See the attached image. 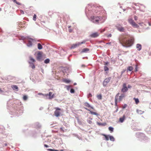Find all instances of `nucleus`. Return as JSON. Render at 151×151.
Listing matches in <instances>:
<instances>
[{
	"label": "nucleus",
	"instance_id": "nucleus-30",
	"mask_svg": "<svg viewBox=\"0 0 151 151\" xmlns=\"http://www.w3.org/2000/svg\"><path fill=\"white\" fill-rule=\"evenodd\" d=\"M97 98L99 99H102V96L101 95H99L97 96Z\"/></svg>",
	"mask_w": 151,
	"mask_h": 151
},
{
	"label": "nucleus",
	"instance_id": "nucleus-53",
	"mask_svg": "<svg viewBox=\"0 0 151 151\" xmlns=\"http://www.w3.org/2000/svg\"><path fill=\"white\" fill-rule=\"evenodd\" d=\"M111 44V42H109V43H106V44Z\"/></svg>",
	"mask_w": 151,
	"mask_h": 151
},
{
	"label": "nucleus",
	"instance_id": "nucleus-38",
	"mask_svg": "<svg viewBox=\"0 0 151 151\" xmlns=\"http://www.w3.org/2000/svg\"><path fill=\"white\" fill-rule=\"evenodd\" d=\"M64 128L63 127H61L60 128V130L61 131H62V132H64V131L63 130Z\"/></svg>",
	"mask_w": 151,
	"mask_h": 151
},
{
	"label": "nucleus",
	"instance_id": "nucleus-52",
	"mask_svg": "<svg viewBox=\"0 0 151 151\" xmlns=\"http://www.w3.org/2000/svg\"><path fill=\"white\" fill-rule=\"evenodd\" d=\"M111 34H110L108 36L109 37H111Z\"/></svg>",
	"mask_w": 151,
	"mask_h": 151
},
{
	"label": "nucleus",
	"instance_id": "nucleus-46",
	"mask_svg": "<svg viewBox=\"0 0 151 151\" xmlns=\"http://www.w3.org/2000/svg\"><path fill=\"white\" fill-rule=\"evenodd\" d=\"M135 71H137V65H136V66Z\"/></svg>",
	"mask_w": 151,
	"mask_h": 151
},
{
	"label": "nucleus",
	"instance_id": "nucleus-51",
	"mask_svg": "<svg viewBox=\"0 0 151 151\" xmlns=\"http://www.w3.org/2000/svg\"><path fill=\"white\" fill-rule=\"evenodd\" d=\"M0 92H2V91L1 90V89L0 88Z\"/></svg>",
	"mask_w": 151,
	"mask_h": 151
},
{
	"label": "nucleus",
	"instance_id": "nucleus-56",
	"mask_svg": "<svg viewBox=\"0 0 151 151\" xmlns=\"http://www.w3.org/2000/svg\"><path fill=\"white\" fill-rule=\"evenodd\" d=\"M64 150H60V151H63Z\"/></svg>",
	"mask_w": 151,
	"mask_h": 151
},
{
	"label": "nucleus",
	"instance_id": "nucleus-14",
	"mask_svg": "<svg viewBox=\"0 0 151 151\" xmlns=\"http://www.w3.org/2000/svg\"><path fill=\"white\" fill-rule=\"evenodd\" d=\"M125 118L126 117L125 115H123L122 117H121L119 118V122L121 123H122L125 119Z\"/></svg>",
	"mask_w": 151,
	"mask_h": 151
},
{
	"label": "nucleus",
	"instance_id": "nucleus-11",
	"mask_svg": "<svg viewBox=\"0 0 151 151\" xmlns=\"http://www.w3.org/2000/svg\"><path fill=\"white\" fill-rule=\"evenodd\" d=\"M42 57V54L40 52H39L37 54V60H40Z\"/></svg>",
	"mask_w": 151,
	"mask_h": 151
},
{
	"label": "nucleus",
	"instance_id": "nucleus-41",
	"mask_svg": "<svg viewBox=\"0 0 151 151\" xmlns=\"http://www.w3.org/2000/svg\"><path fill=\"white\" fill-rule=\"evenodd\" d=\"M38 94L39 95H42L45 96V94H43L42 93H39Z\"/></svg>",
	"mask_w": 151,
	"mask_h": 151
},
{
	"label": "nucleus",
	"instance_id": "nucleus-16",
	"mask_svg": "<svg viewBox=\"0 0 151 151\" xmlns=\"http://www.w3.org/2000/svg\"><path fill=\"white\" fill-rule=\"evenodd\" d=\"M84 106H86V107H87L88 108H91V109H94V108L92 106H91L88 103L86 102L84 104Z\"/></svg>",
	"mask_w": 151,
	"mask_h": 151
},
{
	"label": "nucleus",
	"instance_id": "nucleus-9",
	"mask_svg": "<svg viewBox=\"0 0 151 151\" xmlns=\"http://www.w3.org/2000/svg\"><path fill=\"white\" fill-rule=\"evenodd\" d=\"M111 78H106L103 82V85L104 86H106L107 84L109 83L111 80Z\"/></svg>",
	"mask_w": 151,
	"mask_h": 151
},
{
	"label": "nucleus",
	"instance_id": "nucleus-12",
	"mask_svg": "<svg viewBox=\"0 0 151 151\" xmlns=\"http://www.w3.org/2000/svg\"><path fill=\"white\" fill-rule=\"evenodd\" d=\"M33 40L32 39H30L28 41L27 45L28 46H32V42Z\"/></svg>",
	"mask_w": 151,
	"mask_h": 151
},
{
	"label": "nucleus",
	"instance_id": "nucleus-47",
	"mask_svg": "<svg viewBox=\"0 0 151 151\" xmlns=\"http://www.w3.org/2000/svg\"><path fill=\"white\" fill-rule=\"evenodd\" d=\"M44 146L45 147H48V146L47 145H45V144L44 145Z\"/></svg>",
	"mask_w": 151,
	"mask_h": 151
},
{
	"label": "nucleus",
	"instance_id": "nucleus-37",
	"mask_svg": "<svg viewBox=\"0 0 151 151\" xmlns=\"http://www.w3.org/2000/svg\"><path fill=\"white\" fill-rule=\"evenodd\" d=\"M127 106V105L126 104H124L123 106H122V108L124 109L126 108Z\"/></svg>",
	"mask_w": 151,
	"mask_h": 151
},
{
	"label": "nucleus",
	"instance_id": "nucleus-18",
	"mask_svg": "<svg viewBox=\"0 0 151 151\" xmlns=\"http://www.w3.org/2000/svg\"><path fill=\"white\" fill-rule=\"evenodd\" d=\"M89 51V49L87 48H85L83 49L81 52V53L86 52Z\"/></svg>",
	"mask_w": 151,
	"mask_h": 151
},
{
	"label": "nucleus",
	"instance_id": "nucleus-57",
	"mask_svg": "<svg viewBox=\"0 0 151 151\" xmlns=\"http://www.w3.org/2000/svg\"><path fill=\"white\" fill-rule=\"evenodd\" d=\"M54 151H59V150H54Z\"/></svg>",
	"mask_w": 151,
	"mask_h": 151
},
{
	"label": "nucleus",
	"instance_id": "nucleus-7",
	"mask_svg": "<svg viewBox=\"0 0 151 151\" xmlns=\"http://www.w3.org/2000/svg\"><path fill=\"white\" fill-rule=\"evenodd\" d=\"M49 96V99H51L54 97V94L52 92H50L48 94H45V96L47 97Z\"/></svg>",
	"mask_w": 151,
	"mask_h": 151
},
{
	"label": "nucleus",
	"instance_id": "nucleus-4",
	"mask_svg": "<svg viewBox=\"0 0 151 151\" xmlns=\"http://www.w3.org/2000/svg\"><path fill=\"white\" fill-rule=\"evenodd\" d=\"M128 22L131 24L133 27L135 28H137L139 27L138 25L134 21V20L131 19H128Z\"/></svg>",
	"mask_w": 151,
	"mask_h": 151
},
{
	"label": "nucleus",
	"instance_id": "nucleus-26",
	"mask_svg": "<svg viewBox=\"0 0 151 151\" xmlns=\"http://www.w3.org/2000/svg\"><path fill=\"white\" fill-rule=\"evenodd\" d=\"M38 48L39 50H41L42 49V45L40 43H38Z\"/></svg>",
	"mask_w": 151,
	"mask_h": 151
},
{
	"label": "nucleus",
	"instance_id": "nucleus-10",
	"mask_svg": "<svg viewBox=\"0 0 151 151\" xmlns=\"http://www.w3.org/2000/svg\"><path fill=\"white\" fill-rule=\"evenodd\" d=\"M99 34L98 32H96L92 33L90 35V37L92 38H96L98 37Z\"/></svg>",
	"mask_w": 151,
	"mask_h": 151
},
{
	"label": "nucleus",
	"instance_id": "nucleus-8",
	"mask_svg": "<svg viewBox=\"0 0 151 151\" xmlns=\"http://www.w3.org/2000/svg\"><path fill=\"white\" fill-rule=\"evenodd\" d=\"M128 91V88L127 87L126 83H123L122 86V88L121 90L122 91L123 93L127 92Z\"/></svg>",
	"mask_w": 151,
	"mask_h": 151
},
{
	"label": "nucleus",
	"instance_id": "nucleus-44",
	"mask_svg": "<svg viewBox=\"0 0 151 151\" xmlns=\"http://www.w3.org/2000/svg\"><path fill=\"white\" fill-rule=\"evenodd\" d=\"M48 150L49 151H53L54 150L52 149H48Z\"/></svg>",
	"mask_w": 151,
	"mask_h": 151
},
{
	"label": "nucleus",
	"instance_id": "nucleus-32",
	"mask_svg": "<svg viewBox=\"0 0 151 151\" xmlns=\"http://www.w3.org/2000/svg\"><path fill=\"white\" fill-rule=\"evenodd\" d=\"M104 70L105 71L108 70L109 68L106 66H105L104 67Z\"/></svg>",
	"mask_w": 151,
	"mask_h": 151
},
{
	"label": "nucleus",
	"instance_id": "nucleus-49",
	"mask_svg": "<svg viewBox=\"0 0 151 151\" xmlns=\"http://www.w3.org/2000/svg\"><path fill=\"white\" fill-rule=\"evenodd\" d=\"M92 96V95L91 93H89V97H91Z\"/></svg>",
	"mask_w": 151,
	"mask_h": 151
},
{
	"label": "nucleus",
	"instance_id": "nucleus-3",
	"mask_svg": "<svg viewBox=\"0 0 151 151\" xmlns=\"http://www.w3.org/2000/svg\"><path fill=\"white\" fill-rule=\"evenodd\" d=\"M101 17H99L91 16V21L93 23L98 24L101 19Z\"/></svg>",
	"mask_w": 151,
	"mask_h": 151
},
{
	"label": "nucleus",
	"instance_id": "nucleus-20",
	"mask_svg": "<svg viewBox=\"0 0 151 151\" xmlns=\"http://www.w3.org/2000/svg\"><path fill=\"white\" fill-rule=\"evenodd\" d=\"M29 59L30 60V61H31V62H29V63H32V62H35V60L33 58H32V57H29Z\"/></svg>",
	"mask_w": 151,
	"mask_h": 151
},
{
	"label": "nucleus",
	"instance_id": "nucleus-13",
	"mask_svg": "<svg viewBox=\"0 0 151 151\" xmlns=\"http://www.w3.org/2000/svg\"><path fill=\"white\" fill-rule=\"evenodd\" d=\"M88 111H90V114H92V115H98V114H97V113H96V112H93V111H91L90 109H88L86 108H85Z\"/></svg>",
	"mask_w": 151,
	"mask_h": 151
},
{
	"label": "nucleus",
	"instance_id": "nucleus-17",
	"mask_svg": "<svg viewBox=\"0 0 151 151\" xmlns=\"http://www.w3.org/2000/svg\"><path fill=\"white\" fill-rule=\"evenodd\" d=\"M11 87L14 90H15L16 91H18V87L16 85H12L11 86Z\"/></svg>",
	"mask_w": 151,
	"mask_h": 151
},
{
	"label": "nucleus",
	"instance_id": "nucleus-40",
	"mask_svg": "<svg viewBox=\"0 0 151 151\" xmlns=\"http://www.w3.org/2000/svg\"><path fill=\"white\" fill-rule=\"evenodd\" d=\"M14 3H16L17 4H18L19 5H21V4L20 3H19V2H17V1H16V2H15Z\"/></svg>",
	"mask_w": 151,
	"mask_h": 151
},
{
	"label": "nucleus",
	"instance_id": "nucleus-19",
	"mask_svg": "<svg viewBox=\"0 0 151 151\" xmlns=\"http://www.w3.org/2000/svg\"><path fill=\"white\" fill-rule=\"evenodd\" d=\"M136 47L138 50H140L142 48V46L140 44H138L137 45Z\"/></svg>",
	"mask_w": 151,
	"mask_h": 151
},
{
	"label": "nucleus",
	"instance_id": "nucleus-33",
	"mask_svg": "<svg viewBox=\"0 0 151 151\" xmlns=\"http://www.w3.org/2000/svg\"><path fill=\"white\" fill-rule=\"evenodd\" d=\"M27 99V97L26 96H24L23 97V99L24 100H26Z\"/></svg>",
	"mask_w": 151,
	"mask_h": 151
},
{
	"label": "nucleus",
	"instance_id": "nucleus-24",
	"mask_svg": "<svg viewBox=\"0 0 151 151\" xmlns=\"http://www.w3.org/2000/svg\"><path fill=\"white\" fill-rule=\"evenodd\" d=\"M109 138L111 141H114V138L112 136L109 135Z\"/></svg>",
	"mask_w": 151,
	"mask_h": 151
},
{
	"label": "nucleus",
	"instance_id": "nucleus-6",
	"mask_svg": "<svg viewBox=\"0 0 151 151\" xmlns=\"http://www.w3.org/2000/svg\"><path fill=\"white\" fill-rule=\"evenodd\" d=\"M55 109H56L54 112L55 115L56 117L59 116H60V112L59 111L61 110L60 109L57 107L55 108Z\"/></svg>",
	"mask_w": 151,
	"mask_h": 151
},
{
	"label": "nucleus",
	"instance_id": "nucleus-36",
	"mask_svg": "<svg viewBox=\"0 0 151 151\" xmlns=\"http://www.w3.org/2000/svg\"><path fill=\"white\" fill-rule=\"evenodd\" d=\"M70 92L71 93H74L75 92L74 89H71L70 90Z\"/></svg>",
	"mask_w": 151,
	"mask_h": 151
},
{
	"label": "nucleus",
	"instance_id": "nucleus-39",
	"mask_svg": "<svg viewBox=\"0 0 151 151\" xmlns=\"http://www.w3.org/2000/svg\"><path fill=\"white\" fill-rule=\"evenodd\" d=\"M134 19L135 20H137V17L136 16H135L134 17Z\"/></svg>",
	"mask_w": 151,
	"mask_h": 151
},
{
	"label": "nucleus",
	"instance_id": "nucleus-31",
	"mask_svg": "<svg viewBox=\"0 0 151 151\" xmlns=\"http://www.w3.org/2000/svg\"><path fill=\"white\" fill-rule=\"evenodd\" d=\"M37 16L36 14H35L33 16V19L35 21L36 20Z\"/></svg>",
	"mask_w": 151,
	"mask_h": 151
},
{
	"label": "nucleus",
	"instance_id": "nucleus-43",
	"mask_svg": "<svg viewBox=\"0 0 151 151\" xmlns=\"http://www.w3.org/2000/svg\"><path fill=\"white\" fill-rule=\"evenodd\" d=\"M105 29H102V30H101V33H102V32H104L105 31Z\"/></svg>",
	"mask_w": 151,
	"mask_h": 151
},
{
	"label": "nucleus",
	"instance_id": "nucleus-54",
	"mask_svg": "<svg viewBox=\"0 0 151 151\" xmlns=\"http://www.w3.org/2000/svg\"><path fill=\"white\" fill-rule=\"evenodd\" d=\"M14 2H16V0H12Z\"/></svg>",
	"mask_w": 151,
	"mask_h": 151
},
{
	"label": "nucleus",
	"instance_id": "nucleus-50",
	"mask_svg": "<svg viewBox=\"0 0 151 151\" xmlns=\"http://www.w3.org/2000/svg\"><path fill=\"white\" fill-rule=\"evenodd\" d=\"M108 63H108V62H106V63H105V65H107V64H108Z\"/></svg>",
	"mask_w": 151,
	"mask_h": 151
},
{
	"label": "nucleus",
	"instance_id": "nucleus-42",
	"mask_svg": "<svg viewBox=\"0 0 151 151\" xmlns=\"http://www.w3.org/2000/svg\"><path fill=\"white\" fill-rule=\"evenodd\" d=\"M88 122L90 124H91L92 123V121L91 120H88Z\"/></svg>",
	"mask_w": 151,
	"mask_h": 151
},
{
	"label": "nucleus",
	"instance_id": "nucleus-15",
	"mask_svg": "<svg viewBox=\"0 0 151 151\" xmlns=\"http://www.w3.org/2000/svg\"><path fill=\"white\" fill-rule=\"evenodd\" d=\"M95 10L97 11V12H96V13H98V11H100L103 9V8L101 6L97 7L95 8Z\"/></svg>",
	"mask_w": 151,
	"mask_h": 151
},
{
	"label": "nucleus",
	"instance_id": "nucleus-34",
	"mask_svg": "<svg viewBox=\"0 0 151 151\" xmlns=\"http://www.w3.org/2000/svg\"><path fill=\"white\" fill-rule=\"evenodd\" d=\"M30 66L31 68H32L33 69H34L35 68V66L33 64H32L30 65Z\"/></svg>",
	"mask_w": 151,
	"mask_h": 151
},
{
	"label": "nucleus",
	"instance_id": "nucleus-28",
	"mask_svg": "<svg viewBox=\"0 0 151 151\" xmlns=\"http://www.w3.org/2000/svg\"><path fill=\"white\" fill-rule=\"evenodd\" d=\"M50 60L49 59H46L45 61H44V63H45L47 64L48 63H49L50 62Z\"/></svg>",
	"mask_w": 151,
	"mask_h": 151
},
{
	"label": "nucleus",
	"instance_id": "nucleus-29",
	"mask_svg": "<svg viewBox=\"0 0 151 151\" xmlns=\"http://www.w3.org/2000/svg\"><path fill=\"white\" fill-rule=\"evenodd\" d=\"M109 131H111V132H112L113 131L114 129L113 127H109Z\"/></svg>",
	"mask_w": 151,
	"mask_h": 151
},
{
	"label": "nucleus",
	"instance_id": "nucleus-58",
	"mask_svg": "<svg viewBox=\"0 0 151 151\" xmlns=\"http://www.w3.org/2000/svg\"><path fill=\"white\" fill-rule=\"evenodd\" d=\"M82 67H83V66H84V65H82Z\"/></svg>",
	"mask_w": 151,
	"mask_h": 151
},
{
	"label": "nucleus",
	"instance_id": "nucleus-1",
	"mask_svg": "<svg viewBox=\"0 0 151 151\" xmlns=\"http://www.w3.org/2000/svg\"><path fill=\"white\" fill-rule=\"evenodd\" d=\"M119 40L120 42L122 45L126 47L131 46L133 44L134 41L133 37L128 35L121 37Z\"/></svg>",
	"mask_w": 151,
	"mask_h": 151
},
{
	"label": "nucleus",
	"instance_id": "nucleus-5",
	"mask_svg": "<svg viewBox=\"0 0 151 151\" xmlns=\"http://www.w3.org/2000/svg\"><path fill=\"white\" fill-rule=\"evenodd\" d=\"M85 42V41H83L81 42H77L75 44H73L71 47V48H76V47L79 46L80 45H81V44L84 43Z\"/></svg>",
	"mask_w": 151,
	"mask_h": 151
},
{
	"label": "nucleus",
	"instance_id": "nucleus-25",
	"mask_svg": "<svg viewBox=\"0 0 151 151\" xmlns=\"http://www.w3.org/2000/svg\"><path fill=\"white\" fill-rule=\"evenodd\" d=\"M118 30L121 32H123L124 30V29L123 27H120L118 28Z\"/></svg>",
	"mask_w": 151,
	"mask_h": 151
},
{
	"label": "nucleus",
	"instance_id": "nucleus-35",
	"mask_svg": "<svg viewBox=\"0 0 151 151\" xmlns=\"http://www.w3.org/2000/svg\"><path fill=\"white\" fill-rule=\"evenodd\" d=\"M106 123H99V125H101L103 126H104L106 125Z\"/></svg>",
	"mask_w": 151,
	"mask_h": 151
},
{
	"label": "nucleus",
	"instance_id": "nucleus-2",
	"mask_svg": "<svg viewBox=\"0 0 151 151\" xmlns=\"http://www.w3.org/2000/svg\"><path fill=\"white\" fill-rule=\"evenodd\" d=\"M120 93H117L115 96V105L116 106H117V102L121 101L125 97V95L124 94H122L119 96Z\"/></svg>",
	"mask_w": 151,
	"mask_h": 151
},
{
	"label": "nucleus",
	"instance_id": "nucleus-55",
	"mask_svg": "<svg viewBox=\"0 0 151 151\" xmlns=\"http://www.w3.org/2000/svg\"><path fill=\"white\" fill-rule=\"evenodd\" d=\"M72 30H71L70 29V30H69V32H72Z\"/></svg>",
	"mask_w": 151,
	"mask_h": 151
},
{
	"label": "nucleus",
	"instance_id": "nucleus-48",
	"mask_svg": "<svg viewBox=\"0 0 151 151\" xmlns=\"http://www.w3.org/2000/svg\"><path fill=\"white\" fill-rule=\"evenodd\" d=\"M21 13L22 14H24V12L22 10H20Z\"/></svg>",
	"mask_w": 151,
	"mask_h": 151
},
{
	"label": "nucleus",
	"instance_id": "nucleus-22",
	"mask_svg": "<svg viewBox=\"0 0 151 151\" xmlns=\"http://www.w3.org/2000/svg\"><path fill=\"white\" fill-rule=\"evenodd\" d=\"M103 135L104 136L105 138V139L107 140V141H108L109 140V135H107L106 134H103Z\"/></svg>",
	"mask_w": 151,
	"mask_h": 151
},
{
	"label": "nucleus",
	"instance_id": "nucleus-21",
	"mask_svg": "<svg viewBox=\"0 0 151 151\" xmlns=\"http://www.w3.org/2000/svg\"><path fill=\"white\" fill-rule=\"evenodd\" d=\"M63 81L64 82L67 83H68L70 82V80L66 79H64L63 80Z\"/></svg>",
	"mask_w": 151,
	"mask_h": 151
},
{
	"label": "nucleus",
	"instance_id": "nucleus-23",
	"mask_svg": "<svg viewBox=\"0 0 151 151\" xmlns=\"http://www.w3.org/2000/svg\"><path fill=\"white\" fill-rule=\"evenodd\" d=\"M133 99L135 100V102L136 104H138V103L139 102V101L138 99L134 98Z\"/></svg>",
	"mask_w": 151,
	"mask_h": 151
},
{
	"label": "nucleus",
	"instance_id": "nucleus-45",
	"mask_svg": "<svg viewBox=\"0 0 151 151\" xmlns=\"http://www.w3.org/2000/svg\"><path fill=\"white\" fill-rule=\"evenodd\" d=\"M132 87V86L130 85H128V87L127 88H131Z\"/></svg>",
	"mask_w": 151,
	"mask_h": 151
},
{
	"label": "nucleus",
	"instance_id": "nucleus-27",
	"mask_svg": "<svg viewBox=\"0 0 151 151\" xmlns=\"http://www.w3.org/2000/svg\"><path fill=\"white\" fill-rule=\"evenodd\" d=\"M133 69V68L132 66H129L127 68V70L131 71Z\"/></svg>",
	"mask_w": 151,
	"mask_h": 151
}]
</instances>
